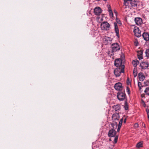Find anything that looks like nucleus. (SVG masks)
<instances>
[{
	"mask_svg": "<svg viewBox=\"0 0 149 149\" xmlns=\"http://www.w3.org/2000/svg\"><path fill=\"white\" fill-rule=\"evenodd\" d=\"M114 88L116 90L120 91L122 89V84L120 83H118L115 84Z\"/></svg>",
	"mask_w": 149,
	"mask_h": 149,
	"instance_id": "8",
	"label": "nucleus"
},
{
	"mask_svg": "<svg viewBox=\"0 0 149 149\" xmlns=\"http://www.w3.org/2000/svg\"><path fill=\"white\" fill-rule=\"evenodd\" d=\"M142 144L143 143L142 142H139L136 145V147L137 148H139L142 146Z\"/></svg>",
	"mask_w": 149,
	"mask_h": 149,
	"instance_id": "22",
	"label": "nucleus"
},
{
	"mask_svg": "<svg viewBox=\"0 0 149 149\" xmlns=\"http://www.w3.org/2000/svg\"><path fill=\"white\" fill-rule=\"evenodd\" d=\"M124 69H122L121 70L120 69V73L121 72H122V73L124 72Z\"/></svg>",
	"mask_w": 149,
	"mask_h": 149,
	"instance_id": "33",
	"label": "nucleus"
},
{
	"mask_svg": "<svg viewBox=\"0 0 149 149\" xmlns=\"http://www.w3.org/2000/svg\"><path fill=\"white\" fill-rule=\"evenodd\" d=\"M114 29L115 32L116 34V36L118 38L119 37V29L118 27L117 24L116 23H114Z\"/></svg>",
	"mask_w": 149,
	"mask_h": 149,
	"instance_id": "13",
	"label": "nucleus"
},
{
	"mask_svg": "<svg viewBox=\"0 0 149 149\" xmlns=\"http://www.w3.org/2000/svg\"><path fill=\"white\" fill-rule=\"evenodd\" d=\"M109 140L110 141H111V139H109Z\"/></svg>",
	"mask_w": 149,
	"mask_h": 149,
	"instance_id": "39",
	"label": "nucleus"
},
{
	"mask_svg": "<svg viewBox=\"0 0 149 149\" xmlns=\"http://www.w3.org/2000/svg\"><path fill=\"white\" fill-rule=\"evenodd\" d=\"M134 45L136 46H137L138 45L139 43L137 40L135 41L134 42Z\"/></svg>",
	"mask_w": 149,
	"mask_h": 149,
	"instance_id": "29",
	"label": "nucleus"
},
{
	"mask_svg": "<svg viewBox=\"0 0 149 149\" xmlns=\"http://www.w3.org/2000/svg\"><path fill=\"white\" fill-rule=\"evenodd\" d=\"M128 80H129V79L128 78L127 79V80L128 81Z\"/></svg>",
	"mask_w": 149,
	"mask_h": 149,
	"instance_id": "41",
	"label": "nucleus"
},
{
	"mask_svg": "<svg viewBox=\"0 0 149 149\" xmlns=\"http://www.w3.org/2000/svg\"><path fill=\"white\" fill-rule=\"evenodd\" d=\"M104 42L107 44L108 43H110L112 40V39L109 37L106 36L103 38Z\"/></svg>",
	"mask_w": 149,
	"mask_h": 149,
	"instance_id": "10",
	"label": "nucleus"
},
{
	"mask_svg": "<svg viewBox=\"0 0 149 149\" xmlns=\"http://www.w3.org/2000/svg\"><path fill=\"white\" fill-rule=\"evenodd\" d=\"M121 67H122V69H124L125 66L124 65H122Z\"/></svg>",
	"mask_w": 149,
	"mask_h": 149,
	"instance_id": "35",
	"label": "nucleus"
},
{
	"mask_svg": "<svg viewBox=\"0 0 149 149\" xmlns=\"http://www.w3.org/2000/svg\"><path fill=\"white\" fill-rule=\"evenodd\" d=\"M138 85L139 87L140 88V89H141V88L142 87L141 83L140 82H138Z\"/></svg>",
	"mask_w": 149,
	"mask_h": 149,
	"instance_id": "28",
	"label": "nucleus"
},
{
	"mask_svg": "<svg viewBox=\"0 0 149 149\" xmlns=\"http://www.w3.org/2000/svg\"><path fill=\"white\" fill-rule=\"evenodd\" d=\"M149 63L148 62L145 61L142 62L140 64V66L142 69H146L148 66Z\"/></svg>",
	"mask_w": 149,
	"mask_h": 149,
	"instance_id": "6",
	"label": "nucleus"
},
{
	"mask_svg": "<svg viewBox=\"0 0 149 149\" xmlns=\"http://www.w3.org/2000/svg\"><path fill=\"white\" fill-rule=\"evenodd\" d=\"M120 118L119 115L118 113H116L113 114L112 116V119L113 120H118Z\"/></svg>",
	"mask_w": 149,
	"mask_h": 149,
	"instance_id": "11",
	"label": "nucleus"
},
{
	"mask_svg": "<svg viewBox=\"0 0 149 149\" xmlns=\"http://www.w3.org/2000/svg\"><path fill=\"white\" fill-rule=\"evenodd\" d=\"M114 12H115V13H116V10H114Z\"/></svg>",
	"mask_w": 149,
	"mask_h": 149,
	"instance_id": "40",
	"label": "nucleus"
},
{
	"mask_svg": "<svg viewBox=\"0 0 149 149\" xmlns=\"http://www.w3.org/2000/svg\"><path fill=\"white\" fill-rule=\"evenodd\" d=\"M138 77L139 80L143 81L145 79V77L144 75L141 72L139 73L138 74Z\"/></svg>",
	"mask_w": 149,
	"mask_h": 149,
	"instance_id": "16",
	"label": "nucleus"
},
{
	"mask_svg": "<svg viewBox=\"0 0 149 149\" xmlns=\"http://www.w3.org/2000/svg\"><path fill=\"white\" fill-rule=\"evenodd\" d=\"M113 108L116 111H117L120 109V106L119 105H115L113 107Z\"/></svg>",
	"mask_w": 149,
	"mask_h": 149,
	"instance_id": "19",
	"label": "nucleus"
},
{
	"mask_svg": "<svg viewBox=\"0 0 149 149\" xmlns=\"http://www.w3.org/2000/svg\"><path fill=\"white\" fill-rule=\"evenodd\" d=\"M134 21L136 24L137 25L141 24L142 22V19L139 17L135 18Z\"/></svg>",
	"mask_w": 149,
	"mask_h": 149,
	"instance_id": "12",
	"label": "nucleus"
},
{
	"mask_svg": "<svg viewBox=\"0 0 149 149\" xmlns=\"http://www.w3.org/2000/svg\"><path fill=\"white\" fill-rule=\"evenodd\" d=\"M142 36L145 40L146 41L149 40V34L148 33H143Z\"/></svg>",
	"mask_w": 149,
	"mask_h": 149,
	"instance_id": "14",
	"label": "nucleus"
},
{
	"mask_svg": "<svg viewBox=\"0 0 149 149\" xmlns=\"http://www.w3.org/2000/svg\"><path fill=\"white\" fill-rule=\"evenodd\" d=\"M144 92L146 95H149V87L146 88Z\"/></svg>",
	"mask_w": 149,
	"mask_h": 149,
	"instance_id": "23",
	"label": "nucleus"
},
{
	"mask_svg": "<svg viewBox=\"0 0 149 149\" xmlns=\"http://www.w3.org/2000/svg\"><path fill=\"white\" fill-rule=\"evenodd\" d=\"M103 19H102V18H101V21H102V20H103Z\"/></svg>",
	"mask_w": 149,
	"mask_h": 149,
	"instance_id": "38",
	"label": "nucleus"
},
{
	"mask_svg": "<svg viewBox=\"0 0 149 149\" xmlns=\"http://www.w3.org/2000/svg\"><path fill=\"white\" fill-rule=\"evenodd\" d=\"M138 58L140 60H141L143 59V56H137Z\"/></svg>",
	"mask_w": 149,
	"mask_h": 149,
	"instance_id": "30",
	"label": "nucleus"
},
{
	"mask_svg": "<svg viewBox=\"0 0 149 149\" xmlns=\"http://www.w3.org/2000/svg\"><path fill=\"white\" fill-rule=\"evenodd\" d=\"M137 72L136 69H134L133 70V74L134 77H135L137 75Z\"/></svg>",
	"mask_w": 149,
	"mask_h": 149,
	"instance_id": "25",
	"label": "nucleus"
},
{
	"mask_svg": "<svg viewBox=\"0 0 149 149\" xmlns=\"http://www.w3.org/2000/svg\"><path fill=\"white\" fill-rule=\"evenodd\" d=\"M122 65V60L120 59H117L115 61L114 65L116 67H119Z\"/></svg>",
	"mask_w": 149,
	"mask_h": 149,
	"instance_id": "9",
	"label": "nucleus"
},
{
	"mask_svg": "<svg viewBox=\"0 0 149 149\" xmlns=\"http://www.w3.org/2000/svg\"><path fill=\"white\" fill-rule=\"evenodd\" d=\"M142 54L143 52L142 51H138L137 56H142Z\"/></svg>",
	"mask_w": 149,
	"mask_h": 149,
	"instance_id": "27",
	"label": "nucleus"
},
{
	"mask_svg": "<svg viewBox=\"0 0 149 149\" xmlns=\"http://www.w3.org/2000/svg\"><path fill=\"white\" fill-rule=\"evenodd\" d=\"M104 1H107V0H104Z\"/></svg>",
	"mask_w": 149,
	"mask_h": 149,
	"instance_id": "42",
	"label": "nucleus"
},
{
	"mask_svg": "<svg viewBox=\"0 0 149 149\" xmlns=\"http://www.w3.org/2000/svg\"><path fill=\"white\" fill-rule=\"evenodd\" d=\"M143 125V126H144V125H143H143Z\"/></svg>",
	"mask_w": 149,
	"mask_h": 149,
	"instance_id": "43",
	"label": "nucleus"
},
{
	"mask_svg": "<svg viewBox=\"0 0 149 149\" xmlns=\"http://www.w3.org/2000/svg\"><path fill=\"white\" fill-rule=\"evenodd\" d=\"M146 111L147 114H149V110L148 109H146Z\"/></svg>",
	"mask_w": 149,
	"mask_h": 149,
	"instance_id": "34",
	"label": "nucleus"
},
{
	"mask_svg": "<svg viewBox=\"0 0 149 149\" xmlns=\"http://www.w3.org/2000/svg\"><path fill=\"white\" fill-rule=\"evenodd\" d=\"M137 1L135 0L132 1L130 2V4L133 7H136L137 6Z\"/></svg>",
	"mask_w": 149,
	"mask_h": 149,
	"instance_id": "20",
	"label": "nucleus"
},
{
	"mask_svg": "<svg viewBox=\"0 0 149 149\" xmlns=\"http://www.w3.org/2000/svg\"><path fill=\"white\" fill-rule=\"evenodd\" d=\"M114 73L116 77H119L120 74V69L116 68L114 70Z\"/></svg>",
	"mask_w": 149,
	"mask_h": 149,
	"instance_id": "15",
	"label": "nucleus"
},
{
	"mask_svg": "<svg viewBox=\"0 0 149 149\" xmlns=\"http://www.w3.org/2000/svg\"><path fill=\"white\" fill-rule=\"evenodd\" d=\"M126 118H125V119L124 120V123H126Z\"/></svg>",
	"mask_w": 149,
	"mask_h": 149,
	"instance_id": "36",
	"label": "nucleus"
},
{
	"mask_svg": "<svg viewBox=\"0 0 149 149\" xmlns=\"http://www.w3.org/2000/svg\"><path fill=\"white\" fill-rule=\"evenodd\" d=\"M108 9L110 16L111 17H113V14L112 10H111V7L110 6H109L108 7Z\"/></svg>",
	"mask_w": 149,
	"mask_h": 149,
	"instance_id": "18",
	"label": "nucleus"
},
{
	"mask_svg": "<svg viewBox=\"0 0 149 149\" xmlns=\"http://www.w3.org/2000/svg\"><path fill=\"white\" fill-rule=\"evenodd\" d=\"M126 95L125 93L122 92H118L117 94V97L120 101H123L125 100Z\"/></svg>",
	"mask_w": 149,
	"mask_h": 149,
	"instance_id": "2",
	"label": "nucleus"
},
{
	"mask_svg": "<svg viewBox=\"0 0 149 149\" xmlns=\"http://www.w3.org/2000/svg\"><path fill=\"white\" fill-rule=\"evenodd\" d=\"M134 32L135 36L137 37H139L141 36V31L136 26L135 27L134 29Z\"/></svg>",
	"mask_w": 149,
	"mask_h": 149,
	"instance_id": "4",
	"label": "nucleus"
},
{
	"mask_svg": "<svg viewBox=\"0 0 149 149\" xmlns=\"http://www.w3.org/2000/svg\"><path fill=\"white\" fill-rule=\"evenodd\" d=\"M95 14L97 15H99L102 12V10L100 7H96L94 10Z\"/></svg>",
	"mask_w": 149,
	"mask_h": 149,
	"instance_id": "7",
	"label": "nucleus"
},
{
	"mask_svg": "<svg viewBox=\"0 0 149 149\" xmlns=\"http://www.w3.org/2000/svg\"><path fill=\"white\" fill-rule=\"evenodd\" d=\"M124 108L125 110H127L128 109V106L126 102H125Z\"/></svg>",
	"mask_w": 149,
	"mask_h": 149,
	"instance_id": "24",
	"label": "nucleus"
},
{
	"mask_svg": "<svg viewBox=\"0 0 149 149\" xmlns=\"http://www.w3.org/2000/svg\"><path fill=\"white\" fill-rule=\"evenodd\" d=\"M143 125V126H144V125H143H143Z\"/></svg>",
	"mask_w": 149,
	"mask_h": 149,
	"instance_id": "44",
	"label": "nucleus"
},
{
	"mask_svg": "<svg viewBox=\"0 0 149 149\" xmlns=\"http://www.w3.org/2000/svg\"><path fill=\"white\" fill-rule=\"evenodd\" d=\"M110 25L108 22H104L101 24V27L102 30H109Z\"/></svg>",
	"mask_w": 149,
	"mask_h": 149,
	"instance_id": "3",
	"label": "nucleus"
},
{
	"mask_svg": "<svg viewBox=\"0 0 149 149\" xmlns=\"http://www.w3.org/2000/svg\"><path fill=\"white\" fill-rule=\"evenodd\" d=\"M139 125L138 123H136L134 124V126L135 127H138Z\"/></svg>",
	"mask_w": 149,
	"mask_h": 149,
	"instance_id": "32",
	"label": "nucleus"
},
{
	"mask_svg": "<svg viewBox=\"0 0 149 149\" xmlns=\"http://www.w3.org/2000/svg\"><path fill=\"white\" fill-rule=\"evenodd\" d=\"M112 128L110 130L108 134V136L111 137H114V142L115 143H117L118 138V136L116 135V132L115 130L116 129L118 126V124L117 122H113L111 124Z\"/></svg>",
	"mask_w": 149,
	"mask_h": 149,
	"instance_id": "1",
	"label": "nucleus"
},
{
	"mask_svg": "<svg viewBox=\"0 0 149 149\" xmlns=\"http://www.w3.org/2000/svg\"><path fill=\"white\" fill-rule=\"evenodd\" d=\"M95 0L96 1H100V0Z\"/></svg>",
	"mask_w": 149,
	"mask_h": 149,
	"instance_id": "37",
	"label": "nucleus"
},
{
	"mask_svg": "<svg viewBox=\"0 0 149 149\" xmlns=\"http://www.w3.org/2000/svg\"><path fill=\"white\" fill-rule=\"evenodd\" d=\"M126 88H126L127 91V92L128 93V94H129L130 93V89H129V88L128 87H127Z\"/></svg>",
	"mask_w": 149,
	"mask_h": 149,
	"instance_id": "31",
	"label": "nucleus"
},
{
	"mask_svg": "<svg viewBox=\"0 0 149 149\" xmlns=\"http://www.w3.org/2000/svg\"><path fill=\"white\" fill-rule=\"evenodd\" d=\"M145 53L146 56L149 57V49H148L146 50Z\"/></svg>",
	"mask_w": 149,
	"mask_h": 149,
	"instance_id": "26",
	"label": "nucleus"
},
{
	"mask_svg": "<svg viewBox=\"0 0 149 149\" xmlns=\"http://www.w3.org/2000/svg\"><path fill=\"white\" fill-rule=\"evenodd\" d=\"M139 63V61L137 60H134L132 62V64L134 67H136Z\"/></svg>",
	"mask_w": 149,
	"mask_h": 149,
	"instance_id": "21",
	"label": "nucleus"
},
{
	"mask_svg": "<svg viewBox=\"0 0 149 149\" xmlns=\"http://www.w3.org/2000/svg\"><path fill=\"white\" fill-rule=\"evenodd\" d=\"M123 121V119L122 118L120 119V120L119 122V124L118 125V128L117 129V131L118 132L119 131L120 127L122 126V123Z\"/></svg>",
	"mask_w": 149,
	"mask_h": 149,
	"instance_id": "17",
	"label": "nucleus"
},
{
	"mask_svg": "<svg viewBox=\"0 0 149 149\" xmlns=\"http://www.w3.org/2000/svg\"><path fill=\"white\" fill-rule=\"evenodd\" d=\"M111 47L113 52H116L118 51L120 49V47L117 43H116L112 44Z\"/></svg>",
	"mask_w": 149,
	"mask_h": 149,
	"instance_id": "5",
	"label": "nucleus"
}]
</instances>
